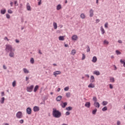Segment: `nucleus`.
I'll use <instances>...</instances> for the list:
<instances>
[{
  "label": "nucleus",
  "mask_w": 125,
  "mask_h": 125,
  "mask_svg": "<svg viewBox=\"0 0 125 125\" xmlns=\"http://www.w3.org/2000/svg\"><path fill=\"white\" fill-rule=\"evenodd\" d=\"M5 51L7 53H9V57L11 58H14V56L15 54H14V51H15V49L13 48L12 45L10 44H6Z\"/></svg>",
  "instance_id": "f257e3e1"
},
{
  "label": "nucleus",
  "mask_w": 125,
  "mask_h": 125,
  "mask_svg": "<svg viewBox=\"0 0 125 125\" xmlns=\"http://www.w3.org/2000/svg\"><path fill=\"white\" fill-rule=\"evenodd\" d=\"M52 115L54 118H56L57 119H59L60 118L61 116H62V114L61 113L59 110H57L56 108L53 109Z\"/></svg>",
  "instance_id": "f03ea898"
},
{
  "label": "nucleus",
  "mask_w": 125,
  "mask_h": 125,
  "mask_svg": "<svg viewBox=\"0 0 125 125\" xmlns=\"http://www.w3.org/2000/svg\"><path fill=\"white\" fill-rule=\"evenodd\" d=\"M16 117L17 119H22L23 118V114L21 111H18L16 115Z\"/></svg>",
  "instance_id": "7ed1b4c3"
},
{
  "label": "nucleus",
  "mask_w": 125,
  "mask_h": 125,
  "mask_svg": "<svg viewBox=\"0 0 125 125\" xmlns=\"http://www.w3.org/2000/svg\"><path fill=\"white\" fill-rule=\"evenodd\" d=\"M33 89H34V85H31L29 87H27L26 90L27 92H32L33 91Z\"/></svg>",
  "instance_id": "20e7f679"
},
{
  "label": "nucleus",
  "mask_w": 125,
  "mask_h": 125,
  "mask_svg": "<svg viewBox=\"0 0 125 125\" xmlns=\"http://www.w3.org/2000/svg\"><path fill=\"white\" fill-rule=\"evenodd\" d=\"M26 113L28 115H31L32 114V108L31 107H27L26 108Z\"/></svg>",
  "instance_id": "39448f33"
},
{
  "label": "nucleus",
  "mask_w": 125,
  "mask_h": 125,
  "mask_svg": "<svg viewBox=\"0 0 125 125\" xmlns=\"http://www.w3.org/2000/svg\"><path fill=\"white\" fill-rule=\"evenodd\" d=\"M61 74V71H55L53 72V75L55 77H57V75H60Z\"/></svg>",
  "instance_id": "423d86ee"
},
{
  "label": "nucleus",
  "mask_w": 125,
  "mask_h": 125,
  "mask_svg": "<svg viewBox=\"0 0 125 125\" xmlns=\"http://www.w3.org/2000/svg\"><path fill=\"white\" fill-rule=\"evenodd\" d=\"M67 104H68L67 103V102L63 103V102H62L60 105L62 107V108H65V107L67 106Z\"/></svg>",
  "instance_id": "0eeeda50"
},
{
  "label": "nucleus",
  "mask_w": 125,
  "mask_h": 125,
  "mask_svg": "<svg viewBox=\"0 0 125 125\" xmlns=\"http://www.w3.org/2000/svg\"><path fill=\"white\" fill-rule=\"evenodd\" d=\"M33 111L34 112H38V111H40V107L38 106H35L33 107Z\"/></svg>",
  "instance_id": "6e6552de"
},
{
  "label": "nucleus",
  "mask_w": 125,
  "mask_h": 125,
  "mask_svg": "<svg viewBox=\"0 0 125 125\" xmlns=\"http://www.w3.org/2000/svg\"><path fill=\"white\" fill-rule=\"evenodd\" d=\"M94 106L95 107V108H99L100 107V104L96 102V103H94Z\"/></svg>",
  "instance_id": "1a4fd4ad"
},
{
  "label": "nucleus",
  "mask_w": 125,
  "mask_h": 125,
  "mask_svg": "<svg viewBox=\"0 0 125 125\" xmlns=\"http://www.w3.org/2000/svg\"><path fill=\"white\" fill-rule=\"evenodd\" d=\"M94 12V11H93V10L92 9H90L89 10V16L90 17H93V15H94V14H93V13Z\"/></svg>",
  "instance_id": "9d476101"
},
{
  "label": "nucleus",
  "mask_w": 125,
  "mask_h": 125,
  "mask_svg": "<svg viewBox=\"0 0 125 125\" xmlns=\"http://www.w3.org/2000/svg\"><path fill=\"white\" fill-rule=\"evenodd\" d=\"M26 9L28 10V11H31V6L30 5L29 3H27L26 4Z\"/></svg>",
  "instance_id": "9b49d317"
},
{
  "label": "nucleus",
  "mask_w": 125,
  "mask_h": 125,
  "mask_svg": "<svg viewBox=\"0 0 125 125\" xmlns=\"http://www.w3.org/2000/svg\"><path fill=\"white\" fill-rule=\"evenodd\" d=\"M95 82V79L94 78V76L93 75L91 76L90 82V83H94Z\"/></svg>",
  "instance_id": "f8f14e48"
},
{
  "label": "nucleus",
  "mask_w": 125,
  "mask_h": 125,
  "mask_svg": "<svg viewBox=\"0 0 125 125\" xmlns=\"http://www.w3.org/2000/svg\"><path fill=\"white\" fill-rule=\"evenodd\" d=\"M85 107H86V108H90V102H87L85 104Z\"/></svg>",
  "instance_id": "ddd939ff"
},
{
  "label": "nucleus",
  "mask_w": 125,
  "mask_h": 125,
  "mask_svg": "<svg viewBox=\"0 0 125 125\" xmlns=\"http://www.w3.org/2000/svg\"><path fill=\"white\" fill-rule=\"evenodd\" d=\"M88 87H89V88H94V87H95V85H94V84H93L92 83H90L88 85Z\"/></svg>",
  "instance_id": "4468645a"
},
{
  "label": "nucleus",
  "mask_w": 125,
  "mask_h": 125,
  "mask_svg": "<svg viewBox=\"0 0 125 125\" xmlns=\"http://www.w3.org/2000/svg\"><path fill=\"white\" fill-rule=\"evenodd\" d=\"M61 99H62V96H59L56 98V100L57 102H59V101H61Z\"/></svg>",
  "instance_id": "2eb2a0df"
},
{
  "label": "nucleus",
  "mask_w": 125,
  "mask_h": 125,
  "mask_svg": "<svg viewBox=\"0 0 125 125\" xmlns=\"http://www.w3.org/2000/svg\"><path fill=\"white\" fill-rule=\"evenodd\" d=\"M72 40H73V41H77V40H78V36H77L76 35L72 36Z\"/></svg>",
  "instance_id": "dca6fc26"
},
{
  "label": "nucleus",
  "mask_w": 125,
  "mask_h": 125,
  "mask_svg": "<svg viewBox=\"0 0 125 125\" xmlns=\"http://www.w3.org/2000/svg\"><path fill=\"white\" fill-rule=\"evenodd\" d=\"M97 61V58L96 56H94L92 60V62L95 63Z\"/></svg>",
  "instance_id": "f3484780"
},
{
  "label": "nucleus",
  "mask_w": 125,
  "mask_h": 125,
  "mask_svg": "<svg viewBox=\"0 0 125 125\" xmlns=\"http://www.w3.org/2000/svg\"><path fill=\"white\" fill-rule=\"evenodd\" d=\"M5 12H6V9H5V8L3 9H1L0 10V13L1 14H5Z\"/></svg>",
  "instance_id": "a211bd4d"
},
{
  "label": "nucleus",
  "mask_w": 125,
  "mask_h": 125,
  "mask_svg": "<svg viewBox=\"0 0 125 125\" xmlns=\"http://www.w3.org/2000/svg\"><path fill=\"white\" fill-rule=\"evenodd\" d=\"M101 31L102 35H104V34H105V30H104L103 26L101 27Z\"/></svg>",
  "instance_id": "6ab92c4d"
},
{
  "label": "nucleus",
  "mask_w": 125,
  "mask_h": 125,
  "mask_svg": "<svg viewBox=\"0 0 125 125\" xmlns=\"http://www.w3.org/2000/svg\"><path fill=\"white\" fill-rule=\"evenodd\" d=\"M93 74L94 75H96V76H99L100 75V72L99 71H94Z\"/></svg>",
  "instance_id": "aec40b11"
},
{
  "label": "nucleus",
  "mask_w": 125,
  "mask_h": 125,
  "mask_svg": "<svg viewBox=\"0 0 125 125\" xmlns=\"http://www.w3.org/2000/svg\"><path fill=\"white\" fill-rule=\"evenodd\" d=\"M62 8V6H61V4H59L57 6V10H60Z\"/></svg>",
  "instance_id": "412c9836"
},
{
  "label": "nucleus",
  "mask_w": 125,
  "mask_h": 125,
  "mask_svg": "<svg viewBox=\"0 0 125 125\" xmlns=\"http://www.w3.org/2000/svg\"><path fill=\"white\" fill-rule=\"evenodd\" d=\"M4 100H5V99L4 97H2L1 98V100H0V102L1 104H3L4 103Z\"/></svg>",
  "instance_id": "4be33fe9"
},
{
  "label": "nucleus",
  "mask_w": 125,
  "mask_h": 125,
  "mask_svg": "<svg viewBox=\"0 0 125 125\" xmlns=\"http://www.w3.org/2000/svg\"><path fill=\"white\" fill-rule=\"evenodd\" d=\"M53 25L55 29H57V23L55 22H53Z\"/></svg>",
  "instance_id": "5701e85b"
},
{
  "label": "nucleus",
  "mask_w": 125,
  "mask_h": 125,
  "mask_svg": "<svg viewBox=\"0 0 125 125\" xmlns=\"http://www.w3.org/2000/svg\"><path fill=\"white\" fill-rule=\"evenodd\" d=\"M39 89V85H37L35 86L34 89V92H37V90Z\"/></svg>",
  "instance_id": "b1692460"
},
{
  "label": "nucleus",
  "mask_w": 125,
  "mask_h": 125,
  "mask_svg": "<svg viewBox=\"0 0 125 125\" xmlns=\"http://www.w3.org/2000/svg\"><path fill=\"white\" fill-rule=\"evenodd\" d=\"M23 71L24 73H25V74H29V70H28V69H27V68H24L23 69Z\"/></svg>",
  "instance_id": "393cba45"
},
{
  "label": "nucleus",
  "mask_w": 125,
  "mask_h": 125,
  "mask_svg": "<svg viewBox=\"0 0 125 125\" xmlns=\"http://www.w3.org/2000/svg\"><path fill=\"white\" fill-rule=\"evenodd\" d=\"M96 112H97V108H95L93 110H92V114H93V115H96Z\"/></svg>",
  "instance_id": "a878e982"
},
{
  "label": "nucleus",
  "mask_w": 125,
  "mask_h": 125,
  "mask_svg": "<svg viewBox=\"0 0 125 125\" xmlns=\"http://www.w3.org/2000/svg\"><path fill=\"white\" fill-rule=\"evenodd\" d=\"M80 17L82 18V19H84V18H85V15H84L83 13H82L81 14Z\"/></svg>",
  "instance_id": "bb28decb"
},
{
  "label": "nucleus",
  "mask_w": 125,
  "mask_h": 125,
  "mask_svg": "<svg viewBox=\"0 0 125 125\" xmlns=\"http://www.w3.org/2000/svg\"><path fill=\"white\" fill-rule=\"evenodd\" d=\"M30 62L31 64H34V63H35V59H34L33 58H31L30 59Z\"/></svg>",
  "instance_id": "cd10ccee"
},
{
  "label": "nucleus",
  "mask_w": 125,
  "mask_h": 125,
  "mask_svg": "<svg viewBox=\"0 0 125 125\" xmlns=\"http://www.w3.org/2000/svg\"><path fill=\"white\" fill-rule=\"evenodd\" d=\"M73 109V107H72L71 106H68L66 107V110H67V111H71V110Z\"/></svg>",
  "instance_id": "c85d7f7f"
},
{
  "label": "nucleus",
  "mask_w": 125,
  "mask_h": 125,
  "mask_svg": "<svg viewBox=\"0 0 125 125\" xmlns=\"http://www.w3.org/2000/svg\"><path fill=\"white\" fill-rule=\"evenodd\" d=\"M65 95L67 97V98H69V97H71V93L70 92L66 93Z\"/></svg>",
  "instance_id": "c756f323"
},
{
  "label": "nucleus",
  "mask_w": 125,
  "mask_h": 125,
  "mask_svg": "<svg viewBox=\"0 0 125 125\" xmlns=\"http://www.w3.org/2000/svg\"><path fill=\"white\" fill-rule=\"evenodd\" d=\"M107 104H108V103L107 101H104L102 102V105H103V106H106Z\"/></svg>",
  "instance_id": "7c9ffc66"
},
{
  "label": "nucleus",
  "mask_w": 125,
  "mask_h": 125,
  "mask_svg": "<svg viewBox=\"0 0 125 125\" xmlns=\"http://www.w3.org/2000/svg\"><path fill=\"white\" fill-rule=\"evenodd\" d=\"M116 54L117 55H121V54H122V53L121 52H120V51L117 50L116 51Z\"/></svg>",
  "instance_id": "2f4dec72"
},
{
  "label": "nucleus",
  "mask_w": 125,
  "mask_h": 125,
  "mask_svg": "<svg viewBox=\"0 0 125 125\" xmlns=\"http://www.w3.org/2000/svg\"><path fill=\"white\" fill-rule=\"evenodd\" d=\"M59 41H64V36H60L59 37Z\"/></svg>",
  "instance_id": "473e14b6"
},
{
  "label": "nucleus",
  "mask_w": 125,
  "mask_h": 125,
  "mask_svg": "<svg viewBox=\"0 0 125 125\" xmlns=\"http://www.w3.org/2000/svg\"><path fill=\"white\" fill-rule=\"evenodd\" d=\"M110 83H114L115 82V78H114V77H111L110 79Z\"/></svg>",
  "instance_id": "72a5a7b5"
},
{
  "label": "nucleus",
  "mask_w": 125,
  "mask_h": 125,
  "mask_svg": "<svg viewBox=\"0 0 125 125\" xmlns=\"http://www.w3.org/2000/svg\"><path fill=\"white\" fill-rule=\"evenodd\" d=\"M71 54L72 55H75V54H76V50L75 49H73L71 51Z\"/></svg>",
  "instance_id": "f704fd0d"
},
{
  "label": "nucleus",
  "mask_w": 125,
  "mask_h": 125,
  "mask_svg": "<svg viewBox=\"0 0 125 125\" xmlns=\"http://www.w3.org/2000/svg\"><path fill=\"white\" fill-rule=\"evenodd\" d=\"M120 62L121 64H123V66L125 67V62L123 61V60H120Z\"/></svg>",
  "instance_id": "c9c22d12"
},
{
  "label": "nucleus",
  "mask_w": 125,
  "mask_h": 125,
  "mask_svg": "<svg viewBox=\"0 0 125 125\" xmlns=\"http://www.w3.org/2000/svg\"><path fill=\"white\" fill-rule=\"evenodd\" d=\"M107 106H104V107L102 108V110L103 112H105V111H107Z\"/></svg>",
  "instance_id": "e433bc0d"
},
{
  "label": "nucleus",
  "mask_w": 125,
  "mask_h": 125,
  "mask_svg": "<svg viewBox=\"0 0 125 125\" xmlns=\"http://www.w3.org/2000/svg\"><path fill=\"white\" fill-rule=\"evenodd\" d=\"M93 100L94 101V103L97 102V98H96V97H93Z\"/></svg>",
  "instance_id": "4c0bfd02"
},
{
  "label": "nucleus",
  "mask_w": 125,
  "mask_h": 125,
  "mask_svg": "<svg viewBox=\"0 0 125 125\" xmlns=\"http://www.w3.org/2000/svg\"><path fill=\"white\" fill-rule=\"evenodd\" d=\"M12 86L13 87H15L16 86V81H14L12 83Z\"/></svg>",
  "instance_id": "58836bf2"
},
{
  "label": "nucleus",
  "mask_w": 125,
  "mask_h": 125,
  "mask_svg": "<svg viewBox=\"0 0 125 125\" xmlns=\"http://www.w3.org/2000/svg\"><path fill=\"white\" fill-rule=\"evenodd\" d=\"M85 59V55L84 54H83L82 60H84Z\"/></svg>",
  "instance_id": "ea45409f"
},
{
  "label": "nucleus",
  "mask_w": 125,
  "mask_h": 125,
  "mask_svg": "<svg viewBox=\"0 0 125 125\" xmlns=\"http://www.w3.org/2000/svg\"><path fill=\"white\" fill-rule=\"evenodd\" d=\"M90 51V48L89 47V46L87 45V50L86 52L88 53Z\"/></svg>",
  "instance_id": "a19ab883"
},
{
  "label": "nucleus",
  "mask_w": 125,
  "mask_h": 125,
  "mask_svg": "<svg viewBox=\"0 0 125 125\" xmlns=\"http://www.w3.org/2000/svg\"><path fill=\"white\" fill-rule=\"evenodd\" d=\"M8 13H9V14H12V13H13V11H12V10H11V9H8Z\"/></svg>",
  "instance_id": "79ce46f5"
},
{
  "label": "nucleus",
  "mask_w": 125,
  "mask_h": 125,
  "mask_svg": "<svg viewBox=\"0 0 125 125\" xmlns=\"http://www.w3.org/2000/svg\"><path fill=\"white\" fill-rule=\"evenodd\" d=\"M64 91H68L69 90V86H66L64 88Z\"/></svg>",
  "instance_id": "37998d69"
},
{
  "label": "nucleus",
  "mask_w": 125,
  "mask_h": 125,
  "mask_svg": "<svg viewBox=\"0 0 125 125\" xmlns=\"http://www.w3.org/2000/svg\"><path fill=\"white\" fill-rule=\"evenodd\" d=\"M104 43H105L106 44H109V42H108L107 40H104Z\"/></svg>",
  "instance_id": "c03bdc74"
},
{
  "label": "nucleus",
  "mask_w": 125,
  "mask_h": 125,
  "mask_svg": "<svg viewBox=\"0 0 125 125\" xmlns=\"http://www.w3.org/2000/svg\"><path fill=\"white\" fill-rule=\"evenodd\" d=\"M14 4L15 6H18V2L17 1H15Z\"/></svg>",
  "instance_id": "a18cd8bd"
},
{
  "label": "nucleus",
  "mask_w": 125,
  "mask_h": 125,
  "mask_svg": "<svg viewBox=\"0 0 125 125\" xmlns=\"http://www.w3.org/2000/svg\"><path fill=\"white\" fill-rule=\"evenodd\" d=\"M6 17L7 19H9L10 18V15H9L8 14H6Z\"/></svg>",
  "instance_id": "49530a36"
},
{
  "label": "nucleus",
  "mask_w": 125,
  "mask_h": 125,
  "mask_svg": "<svg viewBox=\"0 0 125 125\" xmlns=\"http://www.w3.org/2000/svg\"><path fill=\"white\" fill-rule=\"evenodd\" d=\"M105 28H108V22H105L104 24Z\"/></svg>",
  "instance_id": "de8ad7c7"
},
{
  "label": "nucleus",
  "mask_w": 125,
  "mask_h": 125,
  "mask_svg": "<svg viewBox=\"0 0 125 125\" xmlns=\"http://www.w3.org/2000/svg\"><path fill=\"white\" fill-rule=\"evenodd\" d=\"M70 115V112L67 111L65 113V116H69Z\"/></svg>",
  "instance_id": "09e8293b"
},
{
  "label": "nucleus",
  "mask_w": 125,
  "mask_h": 125,
  "mask_svg": "<svg viewBox=\"0 0 125 125\" xmlns=\"http://www.w3.org/2000/svg\"><path fill=\"white\" fill-rule=\"evenodd\" d=\"M23 123H24V120L21 119V120H20V124H23Z\"/></svg>",
  "instance_id": "8fccbe9b"
},
{
  "label": "nucleus",
  "mask_w": 125,
  "mask_h": 125,
  "mask_svg": "<svg viewBox=\"0 0 125 125\" xmlns=\"http://www.w3.org/2000/svg\"><path fill=\"white\" fill-rule=\"evenodd\" d=\"M42 4V0H40L38 2V5H41Z\"/></svg>",
  "instance_id": "3c124183"
},
{
  "label": "nucleus",
  "mask_w": 125,
  "mask_h": 125,
  "mask_svg": "<svg viewBox=\"0 0 125 125\" xmlns=\"http://www.w3.org/2000/svg\"><path fill=\"white\" fill-rule=\"evenodd\" d=\"M109 88H110L111 89H113V85H112V84H109Z\"/></svg>",
  "instance_id": "603ef678"
},
{
  "label": "nucleus",
  "mask_w": 125,
  "mask_h": 125,
  "mask_svg": "<svg viewBox=\"0 0 125 125\" xmlns=\"http://www.w3.org/2000/svg\"><path fill=\"white\" fill-rule=\"evenodd\" d=\"M3 68L4 70H6V69H7V67H6V66H5V65H3Z\"/></svg>",
  "instance_id": "864d4df0"
},
{
  "label": "nucleus",
  "mask_w": 125,
  "mask_h": 125,
  "mask_svg": "<svg viewBox=\"0 0 125 125\" xmlns=\"http://www.w3.org/2000/svg\"><path fill=\"white\" fill-rule=\"evenodd\" d=\"M96 23H99V22H100V20L96 19Z\"/></svg>",
  "instance_id": "5fc2aeb1"
},
{
  "label": "nucleus",
  "mask_w": 125,
  "mask_h": 125,
  "mask_svg": "<svg viewBox=\"0 0 125 125\" xmlns=\"http://www.w3.org/2000/svg\"><path fill=\"white\" fill-rule=\"evenodd\" d=\"M118 42H119V43H123V41H122V40H118Z\"/></svg>",
  "instance_id": "6e6d98bb"
},
{
  "label": "nucleus",
  "mask_w": 125,
  "mask_h": 125,
  "mask_svg": "<svg viewBox=\"0 0 125 125\" xmlns=\"http://www.w3.org/2000/svg\"><path fill=\"white\" fill-rule=\"evenodd\" d=\"M1 96H4V92H1Z\"/></svg>",
  "instance_id": "4d7b16f0"
},
{
  "label": "nucleus",
  "mask_w": 125,
  "mask_h": 125,
  "mask_svg": "<svg viewBox=\"0 0 125 125\" xmlns=\"http://www.w3.org/2000/svg\"><path fill=\"white\" fill-rule=\"evenodd\" d=\"M4 40L5 41L7 40V42H8L9 41V39H8V38H7L6 37H5L4 39Z\"/></svg>",
  "instance_id": "13d9d810"
},
{
  "label": "nucleus",
  "mask_w": 125,
  "mask_h": 125,
  "mask_svg": "<svg viewBox=\"0 0 125 125\" xmlns=\"http://www.w3.org/2000/svg\"><path fill=\"white\" fill-rule=\"evenodd\" d=\"M15 42H17V43H19V42H20L19 40H17V39H16V40H15Z\"/></svg>",
  "instance_id": "bf43d9fd"
},
{
  "label": "nucleus",
  "mask_w": 125,
  "mask_h": 125,
  "mask_svg": "<svg viewBox=\"0 0 125 125\" xmlns=\"http://www.w3.org/2000/svg\"><path fill=\"white\" fill-rule=\"evenodd\" d=\"M117 125H121V122H120V121H117Z\"/></svg>",
  "instance_id": "052dcab7"
},
{
  "label": "nucleus",
  "mask_w": 125,
  "mask_h": 125,
  "mask_svg": "<svg viewBox=\"0 0 125 125\" xmlns=\"http://www.w3.org/2000/svg\"><path fill=\"white\" fill-rule=\"evenodd\" d=\"M65 47H69V45L68 44H64Z\"/></svg>",
  "instance_id": "680f3d73"
},
{
  "label": "nucleus",
  "mask_w": 125,
  "mask_h": 125,
  "mask_svg": "<svg viewBox=\"0 0 125 125\" xmlns=\"http://www.w3.org/2000/svg\"><path fill=\"white\" fill-rule=\"evenodd\" d=\"M11 7L13 6V2H11L10 3Z\"/></svg>",
  "instance_id": "e2e57ef3"
},
{
  "label": "nucleus",
  "mask_w": 125,
  "mask_h": 125,
  "mask_svg": "<svg viewBox=\"0 0 125 125\" xmlns=\"http://www.w3.org/2000/svg\"><path fill=\"white\" fill-rule=\"evenodd\" d=\"M38 52H39V54H42V51H41V50H39Z\"/></svg>",
  "instance_id": "0e129e2a"
},
{
  "label": "nucleus",
  "mask_w": 125,
  "mask_h": 125,
  "mask_svg": "<svg viewBox=\"0 0 125 125\" xmlns=\"http://www.w3.org/2000/svg\"><path fill=\"white\" fill-rule=\"evenodd\" d=\"M28 80H29V77H26V78H25V81L27 82V81H28Z\"/></svg>",
  "instance_id": "69168bd1"
},
{
  "label": "nucleus",
  "mask_w": 125,
  "mask_h": 125,
  "mask_svg": "<svg viewBox=\"0 0 125 125\" xmlns=\"http://www.w3.org/2000/svg\"><path fill=\"white\" fill-rule=\"evenodd\" d=\"M60 90H61V89L60 88H58L57 89L58 92H59V91H60Z\"/></svg>",
  "instance_id": "338daca9"
},
{
  "label": "nucleus",
  "mask_w": 125,
  "mask_h": 125,
  "mask_svg": "<svg viewBox=\"0 0 125 125\" xmlns=\"http://www.w3.org/2000/svg\"><path fill=\"white\" fill-rule=\"evenodd\" d=\"M85 77H86L87 78H89V75L88 74H86Z\"/></svg>",
  "instance_id": "774afa93"
}]
</instances>
